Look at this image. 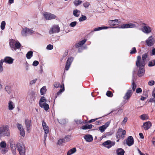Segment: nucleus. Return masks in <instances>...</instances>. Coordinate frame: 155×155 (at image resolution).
I'll return each mask as SVG.
<instances>
[{
    "label": "nucleus",
    "instance_id": "23",
    "mask_svg": "<svg viewBox=\"0 0 155 155\" xmlns=\"http://www.w3.org/2000/svg\"><path fill=\"white\" fill-rule=\"evenodd\" d=\"M10 147L12 151L13 152V153L15 154L16 153V146L15 142L13 141H12L10 143Z\"/></svg>",
    "mask_w": 155,
    "mask_h": 155
},
{
    "label": "nucleus",
    "instance_id": "3",
    "mask_svg": "<svg viewBox=\"0 0 155 155\" xmlns=\"http://www.w3.org/2000/svg\"><path fill=\"white\" fill-rule=\"evenodd\" d=\"M16 147L20 155H25L26 147L22 143H18L16 144Z\"/></svg>",
    "mask_w": 155,
    "mask_h": 155
},
{
    "label": "nucleus",
    "instance_id": "8",
    "mask_svg": "<svg viewBox=\"0 0 155 155\" xmlns=\"http://www.w3.org/2000/svg\"><path fill=\"white\" fill-rule=\"evenodd\" d=\"M115 144V142H113L110 140H108L103 142L102 145L105 147L109 149L114 146Z\"/></svg>",
    "mask_w": 155,
    "mask_h": 155
},
{
    "label": "nucleus",
    "instance_id": "13",
    "mask_svg": "<svg viewBox=\"0 0 155 155\" xmlns=\"http://www.w3.org/2000/svg\"><path fill=\"white\" fill-rule=\"evenodd\" d=\"M135 25L134 24L130 23L124 24L119 25V28H132L135 27Z\"/></svg>",
    "mask_w": 155,
    "mask_h": 155
},
{
    "label": "nucleus",
    "instance_id": "15",
    "mask_svg": "<svg viewBox=\"0 0 155 155\" xmlns=\"http://www.w3.org/2000/svg\"><path fill=\"white\" fill-rule=\"evenodd\" d=\"M152 126L151 123L148 121L143 123V126L145 130H148Z\"/></svg>",
    "mask_w": 155,
    "mask_h": 155
},
{
    "label": "nucleus",
    "instance_id": "33",
    "mask_svg": "<svg viewBox=\"0 0 155 155\" xmlns=\"http://www.w3.org/2000/svg\"><path fill=\"white\" fill-rule=\"evenodd\" d=\"M63 88L61 89L60 90L57 92L55 96V100L57 97L58 96L61 94V93L64 91V84H63Z\"/></svg>",
    "mask_w": 155,
    "mask_h": 155
},
{
    "label": "nucleus",
    "instance_id": "6",
    "mask_svg": "<svg viewBox=\"0 0 155 155\" xmlns=\"http://www.w3.org/2000/svg\"><path fill=\"white\" fill-rule=\"evenodd\" d=\"M34 31L30 29L27 27L24 28L21 31V34L24 36H27L28 35H31L33 33Z\"/></svg>",
    "mask_w": 155,
    "mask_h": 155
},
{
    "label": "nucleus",
    "instance_id": "52",
    "mask_svg": "<svg viewBox=\"0 0 155 155\" xmlns=\"http://www.w3.org/2000/svg\"><path fill=\"white\" fill-rule=\"evenodd\" d=\"M106 95L108 97H111L113 95V94L112 92L109 91H108L107 92Z\"/></svg>",
    "mask_w": 155,
    "mask_h": 155
},
{
    "label": "nucleus",
    "instance_id": "63",
    "mask_svg": "<svg viewBox=\"0 0 155 155\" xmlns=\"http://www.w3.org/2000/svg\"><path fill=\"white\" fill-rule=\"evenodd\" d=\"M152 142L153 144V145L155 147V137H153V138L152 140Z\"/></svg>",
    "mask_w": 155,
    "mask_h": 155
},
{
    "label": "nucleus",
    "instance_id": "36",
    "mask_svg": "<svg viewBox=\"0 0 155 155\" xmlns=\"http://www.w3.org/2000/svg\"><path fill=\"white\" fill-rule=\"evenodd\" d=\"M5 90L8 94H10L12 91L11 88L9 86H6L5 87Z\"/></svg>",
    "mask_w": 155,
    "mask_h": 155
},
{
    "label": "nucleus",
    "instance_id": "9",
    "mask_svg": "<svg viewBox=\"0 0 155 155\" xmlns=\"http://www.w3.org/2000/svg\"><path fill=\"white\" fill-rule=\"evenodd\" d=\"M133 93V92L132 90L130 89L127 90L123 97V99L125 101H128L130 98Z\"/></svg>",
    "mask_w": 155,
    "mask_h": 155
},
{
    "label": "nucleus",
    "instance_id": "21",
    "mask_svg": "<svg viewBox=\"0 0 155 155\" xmlns=\"http://www.w3.org/2000/svg\"><path fill=\"white\" fill-rule=\"evenodd\" d=\"M84 137L85 140L87 142H91L93 140L92 136L90 134L86 135Z\"/></svg>",
    "mask_w": 155,
    "mask_h": 155
},
{
    "label": "nucleus",
    "instance_id": "28",
    "mask_svg": "<svg viewBox=\"0 0 155 155\" xmlns=\"http://www.w3.org/2000/svg\"><path fill=\"white\" fill-rule=\"evenodd\" d=\"M116 152L117 155H124L125 153L124 150L121 148L117 149Z\"/></svg>",
    "mask_w": 155,
    "mask_h": 155
},
{
    "label": "nucleus",
    "instance_id": "5",
    "mask_svg": "<svg viewBox=\"0 0 155 155\" xmlns=\"http://www.w3.org/2000/svg\"><path fill=\"white\" fill-rule=\"evenodd\" d=\"M126 134L125 130H123L122 128H119L116 134V137L117 138H120V137L124 138V135Z\"/></svg>",
    "mask_w": 155,
    "mask_h": 155
},
{
    "label": "nucleus",
    "instance_id": "47",
    "mask_svg": "<svg viewBox=\"0 0 155 155\" xmlns=\"http://www.w3.org/2000/svg\"><path fill=\"white\" fill-rule=\"evenodd\" d=\"M87 19V17L85 16L82 15L81 17H80L79 19L80 21H82L86 20Z\"/></svg>",
    "mask_w": 155,
    "mask_h": 155
},
{
    "label": "nucleus",
    "instance_id": "53",
    "mask_svg": "<svg viewBox=\"0 0 155 155\" xmlns=\"http://www.w3.org/2000/svg\"><path fill=\"white\" fill-rule=\"evenodd\" d=\"M17 126L19 130H22L23 129V126L21 124L18 123L17 124Z\"/></svg>",
    "mask_w": 155,
    "mask_h": 155
},
{
    "label": "nucleus",
    "instance_id": "26",
    "mask_svg": "<svg viewBox=\"0 0 155 155\" xmlns=\"http://www.w3.org/2000/svg\"><path fill=\"white\" fill-rule=\"evenodd\" d=\"M39 106L41 108H43L46 111L48 110L49 108V105L46 103H43L42 104H40Z\"/></svg>",
    "mask_w": 155,
    "mask_h": 155
},
{
    "label": "nucleus",
    "instance_id": "55",
    "mask_svg": "<svg viewBox=\"0 0 155 155\" xmlns=\"http://www.w3.org/2000/svg\"><path fill=\"white\" fill-rule=\"evenodd\" d=\"M53 46L49 44L47 45L46 48L48 50H51L53 49Z\"/></svg>",
    "mask_w": 155,
    "mask_h": 155
},
{
    "label": "nucleus",
    "instance_id": "18",
    "mask_svg": "<svg viewBox=\"0 0 155 155\" xmlns=\"http://www.w3.org/2000/svg\"><path fill=\"white\" fill-rule=\"evenodd\" d=\"M42 124L43 129L45 131V133L49 132V127L47 125L46 123L44 120L42 121Z\"/></svg>",
    "mask_w": 155,
    "mask_h": 155
},
{
    "label": "nucleus",
    "instance_id": "24",
    "mask_svg": "<svg viewBox=\"0 0 155 155\" xmlns=\"http://www.w3.org/2000/svg\"><path fill=\"white\" fill-rule=\"evenodd\" d=\"M86 41L87 40L84 39L76 43L75 45L76 48H78L81 47L86 42Z\"/></svg>",
    "mask_w": 155,
    "mask_h": 155
},
{
    "label": "nucleus",
    "instance_id": "57",
    "mask_svg": "<svg viewBox=\"0 0 155 155\" xmlns=\"http://www.w3.org/2000/svg\"><path fill=\"white\" fill-rule=\"evenodd\" d=\"M142 92V90L141 88L140 87L137 88L136 90V92L137 94H139L141 93Z\"/></svg>",
    "mask_w": 155,
    "mask_h": 155
},
{
    "label": "nucleus",
    "instance_id": "19",
    "mask_svg": "<svg viewBox=\"0 0 155 155\" xmlns=\"http://www.w3.org/2000/svg\"><path fill=\"white\" fill-rule=\"evenodd\" d=\"M4 62L8 64H12L14 60L13 59L10 57H6L3 59Z\"/></svg>",
    "mask_w": 155,
    "mask_h": 155
},
{
    "label": "nucleus",
    "instance_id": "58",
    "mask_svg": "<svg viewBox=\"0 0 155 155\" xmlns=\"http://www.w3.org/2000/svg\"><path fill=\"white\" fill-rule=\"evenodd\" d=\"M84 6L86 8H87L90 5V3L87 2H84L83 4Z\"/></svg>",
    "mask_w": 155,
    "mask_h": 155
},
{
    "label": "nucleus",
    "instance_id": "32",
    "mask_svg": "<svg viewBox=\"0 0 155 155\" xmlns=\"http://www.w3.org/2000/svg\"><path fill=\"white\" fill-rule=\"evenodd\" d=\"M80 11L77 9H75L73 11V14L76 17H78L80 15Z\"/></svg>",
    "mask_w": 155,
    "mask_h": 155
},
{
    "label": "nucleus",
    "instance_id": "42",
    "mask_svg": "<svg viewBox=\"0 0 155 155\" xmlns=\"http://www.w3.org/2000/svg\"><path fill=\"white\" fill-rule=\"evenodd\" d=\"M54 85L55 88H58L59 87L62 88V85L60 84L58 82H55L54 83Z\"/></svg>",
    "mask_w": 155,
    "mask_h": 155
},
{
    "label": "nucleus",
    "instance_id": "17",
    "mask_svg": "<svg viewBox=\"0 0 155 155\" xmlns=\"http://www.w3.org/2000/svg\"><path fill=\"white\" fill-rule=\"evenodd\" d=\"M108 23L110 26L111 27L117 25H118L120 23L118 19L109 20Z\"/></svg>",
    "mask_w": 155,
    "mask_h": 155
},
{
    "label": "nucleus",
    "instance_id": "7",
    "mask_svg": "<svg viewBox=\"0 0 155 155\" xmlns=\"http://www.w3.org/2000/svg\"><path fill=\"white\" fill-rule=\"evenodd\" d=\"M60 28L58 25H54L50 28L49 33L51 35L54 33H58L60 31Z\"/></svg>",
    "mask_w": 155,
    "mask_h": 155
},
{
    "label": "nucleus",
    "instance_id": "14",
    "mask_svg": "<svg viewBox=\"0 0 155 155\" xmlns=\"http://www.w3.org/2000/svg\"><path fill=\"white\" fill-rule=\"evenodd\" d=\"M134 139L132 136H129L126 140L127 145L129 146H130L134 143Z\"/></svg>",
    "mask_w": 155,
    "mask_h": 155
},
{
    "label": "nucleus",
    "instance_id": "20",
    "mask_svg": "<svg viewBox=\"0 0 155 155\" xmlns=\"http://www.w3.org/2000/svg\"><path fill=\"white\" fill-rule=\"evenodd\" d=\"M135 71H133V79L132 80V83L131 85V87L132 88V91H133V92L135 90L136 88L137 87V85H136V84L134 82V74L135 73Z\"/></svg>",
    "mask_w": 155,
    "mask_h": 155
},
{
    "label": "nucleus",
    "instance_id": "41",
    "mask_svg": "<svg viewBox=\"0 0 155 155\" xmlns=\"http://www.w3.org/2000/svg\"><path fill=\"white\" fill-rule=\"evenodd\" d=\"M45 101H46L45 97L43 96L42 97L40 98L39 101V105H40V104H42L43 103H42Z\"/></svg>",
    "mask_w": 155,
    "mask_h": 155
},
{
    "label": "nucleus",
    "instance_id": "45",
    "mask_svg": "<svg viewBox=\"0 0 155 155\" xmlns=\"http://www.w3.org/2000/svg\"><path fill=\"white\" fill-rule=\"evenodd\" d=\"M99 130L101 132H103L106 129V127H105L104 125H102L99 127Z\"/></svg>",
    "mask_w": 155,
    "mask_h": 155
},
{
    "label": "nucleus",
    "instance_id": "54",
    "mask_svg": "<svg viewBox=\"0 0 155 155\" xmlns=\"http://www.w3.org/2000/svg\"><path fill=\"white\" fill-rule=\"evenodd\" d=\"M19 130L20 131V134L23 137L25 136V132L24 129Z\"/></svg>",
    "mask_w": 155,
    "mask_h": 155
},
{
    "label": "nucleus",
    "instance_id": "62",
    "mask_svg": "<svg viewBox=\"0 0 155 155\" xmlns=\"http://www.w3.org/2000/svg\"><path fill=\"white\" fill-rule=\"evenodd\" d=\"M37 79H35L34 80H33L31 81L30 82V84L31 85L33 84H34L35 83L36 81H37Z\"/></svg>",
    "mask_w": 155,
    "mask_h": 155
},
{
    "label": "nucleus",
    "instance_id": "2",
    "mask_svg": "<svg viewBox=\"0 0 155 155\" xmlns=\"http://www.w3.org/2000/svg\"><path fill=\"white\" fill-rule=\"evenodd\" d=\"M10 135L8 125L0 127V137L2 136H9Z\"/></svg>",
    "mask_w": 155,
    "mask_h": 155
},
{
    "label": "nucleus",
    "instance_id": "10",
    "mask_svg": "<svg viewBox=\"0 0 155 155\" xmlns=\"http://www.w3.org/2000/svg\"><path fill=\"white\" fill-rule=\"evenodd\" d=\"M43 16L47 20L55 19L56 17L54 15L47 12H45Z\"/></svg>",
    "mask_w": 155,
    "mask_h": 155
},
{
    "label": "nucleus",
    "instance_id": "49",
    "mask_svg": "<svg viewBox=\"0 0 155 155\" xmlns=\"http://www.w3.org/2000/svg\"><path fill=\"white\" fill-rule=\"evenodd\" d=\"M148 57V54L147 53H145L142 55V61H145L146 58Z\"/></svg>",
    "mask_w": 155,
    "mask_h": 155
},
{
    "label": "nucleus",
    "instance_id": "22",
    "mask_svg": "<svg viewBox=\"0 0 155 155\" xmlns=\"http://www.w3.org/2000/svg\"><path fill=\"white\" fill-rule=\"evenodd\" d=\"M73 58L71 57L69 58L66 62L65 67V68H69L70 65L73 61Z\"/></svg>",
    "mask_w": 155,
    "mask_h": 155
},
{
    "label": "nucleus",
    "instance_id": "12",
    "mask_svg": "<svg viewBox=\"0 0 155 155\" xmlns=\"http://www.w3.org/2000/svg\"><path fill=\"white\" fill-rule=\"evenodd\" d=\"M154 41V38L151 36L149 37L146 41L147 45L149 46H151L153 45Z\"/></svg>",
    "mask_w": 155,
    "mask_h": 155
},
{
    "label": "nucleus",
    "instance_id": "16",
    "mask_svg": "<svg viewBox=\"0 0 155 155\" xmlns=\"http://www.w3.org/2000/svg\"><path fill=\"white\" fill-rule=\"evenodd\" d=\"M25 124L27 130L28 131L30 130V128L31 126V120L28 119L25 120Z\"/></svg>",
    "mask_w": 155,
    "mask_h": 155
},
{
    "label": "nucleus",
    "instance_id": "59",
    "mask_svg": "<svg viewBox=\"0 0 155 155\" xmlns=\"http://www.w3.org/2000/svg\"><path fill=\"white\" fill-rule=\"evenodd\" d=\"M155 84V82L153 80H151L148 82V85L150 86H153Z\"/></svg>",
    "mask_w": 155,
    "mask_h": 155
},
{
    "label": "nucleus",
    "instance_id": "34",
    "mask_svg": "<svg viewBox=\"0 0 155 155\" xmlns=\"http://www.w3.org/2000/svg\"><path fill=\"white\" fill-rule=\"evenodd\" d=\"M76 151L75 148L74 147L68 151L67 153V155H71L74 153Z\"/></svg>",
    "mask_w": 155,
    "mask_h": 155
},
{
    "label": "nucleus",
    "instance_id": "29",
    "mask_svg": "<svg viewBox=\"0 0 155 155\" xmlns=\"http://www.w3.org/2000/svg\"><path fill=\"white\" fill-rule=\"evenodd\" d=\"M8 104V109L9 110H12L14 108L15 105L12 101H9Z\"/></svg>",
    "mask_w": 155,
    "mask_h": 155
},
{
    "label": "nucleus",
    "instance_id": "27",
    "mask_svg": "<svg viewBox=\"0 0 155 155\" xmlns=\"http://www.w3.org/2000/svg\"><path fill=\"white\" fill-rule=\"evenodd\" d=\"M93 125L91 124H86L82 126L81 128L83 130H86L87 129H91L92 128Z\"/></svg>",
    "mask_w": 155,
    "mask_h": 155
},
{
    "label": "nucleus",
    "instance_id": "39",
    "mask_svg": "<svg viewBox=\"0 0 155 155\" xmlns=\"http://www.w3.org/2000/svg\"><path fill=\"white\" fill-rule=\"evenodd\" d=\"M1 148L6 147V144L5 141H2L0 143Z\"/></svg>",
    "mask_w": 155,
    "mask_h": 155
},
{
    "label": "nucleus",
    "instance_id": "40",
    "mask_svg": "<svg viewBox=\"0 0 155 155\" xmlns=\"http://www.w3.org/2000/svg\"><path fill=\"white\" fill-rule=\"evenodd\" d=\"M107 27H101L98 28H95L94 29V31H97L101 30L103 29H105L107 28Z\"/></svg>",
    "mask_w": 155,
    "mask_h": 155
},
{
    "label": "nucleus",
    "instance_id": "31",
    "mask_svg": "<svg viewBox=\"0 0 155 155\" xmlns=\"http://www.w3.org/2000/svg\"><path fill=\"white\" fill-rule=\"evenodd\" d=\"M47 89L46 87L44 86L40 90V94L41 95H44L46 93Z\"/></svg>",
    "mask_w": 155,
    "mask_h": 155
},
{
    "label": "nucleus",
    "instance_id": "61",
    "mask_svg": "<svg viewBox=\"0 0 155 155\" xmlns=\"http://www.w3.org/2000/svg\"><path fill=\"white\" fill-rule=\"evenodd\" d=\"M39 63V62L37 61H34L32 65L34 66H36L38 65Z\"/></svg>",
    "mask_w": 155,
    "mask_h": 155
},
{
    "label": "nucleus",
    "instance_id": "35",
    "mask_svg": "<svg viewBox=\"0 0 155 155\" xmlns=\"http://www.w3.org/2000/svg\"><path fill=\"white\" fill-rule=\"evenodd\" d=\"M33 52L32 51H30L28 52L26 54V57L27 59H30L33 56Z\"/></svg>",
    "mask_w": 155,
    "mask_h": 155
},
{
    "label": "nucleus",
    "instance_id": "56",
    "mask_svg": "<svg viewBox=\"0 0 155 155\" xmlns=\"http://www.w3.org/2000/svg\"><path fill=\"white\" fill-rule=\"evenodd\" d=\"M63 143H64V142L63 140L62 139H61L58 140L57 144L58 145H60Z\"/></svg>",
    "mask_w": 155,
    "mask_h": 155
},
{
    "label": "nucleus",
    "instance_id": "50",
    "mask_svg": "<svg viewBox=\"0 0 155 155\" xmlns=\"http://www.w3.org/2000/svg\"><path fill=\"white\" fill-rule=\"evenodd\" d=\"M59 123L61 124H64L66 123V121L64 119H62L58 120Z\"/></svg>",
    "mask_w": 155,
    "mask_h": 155
},
{
    "label": "nucleus",
    "instance_id": "44",
    "mask_svg": "<svg viewBox=\"0 0 155 155\" xmlns=\"http://www.w3.org/2000/svg\"><path fill=\"white\" fill-rule=\"evenodd\" d=\"M82 3V1L80 0H75L74 2V3L75 5L78 6Z\"/></svg>",
    "mask_w": 155,
    "mask_h": 155
},
{
    "label": "nucleus",
    "instance_id": "37",
    "mask_svg": "<svg viewBox=\"0 0 155 155\" xmlns=\"http://www.w3.org/2000/svg\"><path fill=\"white\" fill-rule=\"evenodd\" d=\"M140 119L143 120L148 119V116L146 114H143L140 116Z\"/></svg>",
    "mask_w": 155,
    "mask_h": 155
},
{
    "label": "nucleus",
    "instance_id": "38",
    "mask_svg": "<svg viewBox=\"0 0 155 155\" xmlns=\"http://www.w3.org/2000/svg\"><path fill=\"white\" fill-rule=\"evenodd\" d=\"M155 65V60H152L149 62L148 66L150 67H152Z\"/></svg>",
    "mask_w": 155,
    "mask_h": 155
},
{
    "label": "nucleus",
    "instance_id": "48",
    "mask_svg": "<svg viewBox=\"0 0 155 155\" xmlns=\"http://www.w3.org/2000/svg\"><path fill=\"white\" fill-rule=\"evenodd\" d=\"M137 52V50L135 47H133L130 52V54H134Z\"/></svg>",
    "mask_w": 155,
    "mask_h": 155
},
{
    "label": "nucleus",
    "instance_id": "25",
    "mask_svg": "<svg viewBox=\"0 0 155 155\" xmlns=\"http://www.w3.org/2000/svg\"><path fill=\"white\" fill-rule=\"evenodd\" d=\"M145 71L144 68H139L137 75L139 77H141L144 74Z\"/></svg>",
    "mask_w": 155,
    "mask_h": 155
},
{
    "label": "nucleus",
    "instance_id": "11",
    "mask_svg": "<svg viewBox=\"0 0 155 155\" xmlns=\"http://www.w3.org/2000/svg\"><path fill=\"white\" fill-rule=\"evenodd\" d=\"M142 25H144L143 27L142 31L145 33L149 34L150 33L152 30L151 27L150 26H147V24L144 23H143Z\"/></svg>",
    "mask_w": 155,
    "mask_h": 155
},
{
    "label": "nucleus",
    "instance_id": "60",
    "mask_svg": "<svg viewBox=\"0 0 155 155\" xmlns=\"http://www.w3.org/2000/svg\"><path fill=\"white\" fill-rule=\"evenodd\" d=\"M77 22L76 21H74L71 22L70 24V26L72 27H74L76 25Z\"/></svg>",
    "mask_w": 155,
    "mask_h": 155
},
{
    "label": "nucleus",
    "instance_id": "43",
    "mask_svg": "<svg viewBox=\"0 0 155 155\" xmlns=\"http://www.w3.org/2000/svg\"><path fill=\"white\" fill-rule=\"evenodd\" d=\"M5 21H3L2 22L1 25V28L2 30L5 29Z\"/></svg>",
    "mask_w": 155,
    "mask_h": 155
},
{
    "label": "nucleus",
    "instance_id": "46",
    "mask_svg": "<svg viewBox=\"0 0 155 155\" xmlns=\"http://www.w3.org/2000/svg\"><path fill=\"white\" fill-rule=\"evenodd\" d=\"M0 150H1V152L2 154L5 153L8 151V149L6 147L0 148Z\"/></svg>",
    "mask_w": 155,
    "mask_h": 155
},
{
    "label": "nucleus",
    "instance_id": "64",
    "mask_svg": "<svg viewBox=\"0 0 155 155\" xmlns=\"http://www.w3.org/2000/svg\"><path fill=\"white\" fill-rule=\"evenodd\" d=\"M151 54L152 55H155V48H153L152 50Z\"/></svg>",
    "mask_w": 155,
    "mask_h": 155
},
{
    "label": "nucleus",
    "instance_id": "1",
    "mask_svg": "<svg viewBox=\"0 0 155 155\" xmlns=\"http://www.w3.org/2000/svg\"><path fill=\"white\" fill-rule=\"evenodd\" d=\"M9 45L11 49L13 51L19 49L21 46V44L18 41H16L12 39L9 40Z\"/></svg>",
    "mask_w": 155,
    "mask_h": 155
},
{
    "label": "nucleus",
    "instance_id": "51",
    "mask_svg": "<svg viewBox=\"0 0 155 155\" xmlns=\"http://www.w3.org/2000/svg\"><path fill=\"white\" fill-rule=\"evenodd\" d=\"M35 94V92L33 91H31L29 93V95L31 98H33Z\"/></svg>",
    "mask_w": 155,
    "mask_h": 155
},
{
    "label": "nucleus",
    "instance_id": "30",
    "mask_svg": "<svg viewBox=\"0 0 155 155\" xmlns=\"http://www.w3.org/2000/svg\"><path fill=\"white\" fill-rule=\"evenodd\" d=\"M62 139L64 143L69 141L71 140V135H70L66 136L65 137Z\"/></svg>",
    "mask_w": 155,
    "mask_h": 155
},
{
    "label": "nucleus",
    "instance_id": "4",
    "mask_svg": "<svg viewBox=\"0 0 155 155\" xmlns=\"http://www.w3.org/2000/svg\"><path fill=\"white\" fill-rule=\"evenodd\" d=\"M145 64V61L142 60L140 56H138L136 62V65L137 67L138 68H144Z\"/></svg>",
    "mask_w": 155,
    "mask_h": 155
}]
</instances>
